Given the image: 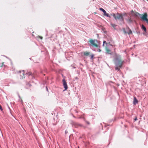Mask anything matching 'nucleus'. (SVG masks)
<instances>
[{
	"label": "nucleus",
	"mask_w": 148,
	"mask_h": 148,
	"mask_svg": "<svg viewBox=\"0 0 148 148\" xmlns=\"http://www.w3.org/2000/svg\"><path fill=\"white\" fill-rule=\"evenodd\" d=\"M88 45L90 46L99 47L100 45L99 41L97 40L90 39L88 42Z\"/></svg>",
	"instance_id": "f257e3e1"
},
{
	"label": "nucleus",
	"mask_w": 148,
	"mask_h": 148,
	"mask_svg": "<svg viewBox=\"0 0 148 148\" xmlns=\"http://www.w3.org/2000/svg\"><path fill=\"white\" fill-rule=\"evenodd\" d=\"M113 16L116 20L118 19L123 22L124 17L126 16L127 14L126 13L121 14L117 13L116 14H113Z\"/></svg>",
	"instance_id": "f03ea898"
},
{
	"label": "nucleus",
	"mask_w": 148,
	"mask_h": 148,
	"mask_svg": "<svg viewBox=\"0 0 148 148\" xmlns=\"http://www.w3.org/2000/svg\"><path fill=\"white\" fill-rule=\"evenodd\" d=\"M107 42H108V41ZM102 45L103 47H105L107 53L109 54H110L111 52L110 48L112 46V44L103 41Z\"/></svg>",
	"instance_id": "7ed1b4c3"
},
{
	"label": "nucleus",
	"mask_w": 148,
	"mask_h": 148,
	"mask_svg": "<svg viewBox=\"0 0 148 148\" xmlns=\"http://www.w3.org/2000/svg\"><path fill=\"white\" fill-rule=\"evenodd\" d=\"M124 61H122L120 60H118V62L116 64V66L115 67V69L116 70L119 71L120 69L121 68L123 65Z\"/></svg>",
	"instance_id": "20e7f679"
},
{
	"label": "nucleus",
	"mask_w": 148,
	"mask_h": 148,
	"mask_svg": "<svg viewBox=\"0 0 148 148\" xmlns=\"http://www.w3.org/2000/svg\"><path fill=\"white\" fill-rule=\"evenodd\" d=\"M147 14L146 13H145L143 15L140 16V17L141 19L144 21H145L148 24V19L147 18Z\"/></svg>",
	"instance_id": "39448f33"
},
{
	"label": "nucleus",
	"mask_w": 148,
	"mask_h": 148,
	"mask_svg": "<svg viewBox=\"0 0 148 148\" xmlns=\"http://www.w3.org/2000/svg\"><path fill=\"white\" fill-rule=\"evenodd\" d=\"M123 31L125 34H132V32L130 28H123Z\"/></svg>",
	"instance_id": "423d86ee"
},
{
	"label": "nucleus",
	"mask_w": 148,
	"mask_h": 148,
	"mask_svg": "<svg viewBox=\"0 0 148 148\" xmlns=\"http://www.w3.org/2000/svg\"><path fill=\"white\" fill-rule=\"evenodd\" d=\"M19 73H20V75L21 76L20 78L21 79H22L24 78L25 77L24 71V70L19 71Z\"/></svg>",
	"instance_id": "0eeeda50"
},
{
	"label": "nucleus",
	"mask_w": 148,
	"mask_h": 148,
	"mask_svg": "<svg viewBox=\"0 0 148 148\" xmlns=\"http://www.w3.org/2000/svg\"><path fill=\"white\" fill-rule=\"evenodd\" d=\"M63 82V85L64 88L65 90H66L68 89V86L67 83L64 79H63L62 80Z\"/></svg>",
	"instance_id": "6e6552de"
},
{
	"label": "nucleus",
	"mask_w": 148,
	"mask_h": 148,
	"mask_svg": "<svg viewBox=\"0 0 148 148\" xmlns=\"http://www.w3.org/2000/svg\"><path fill=\"white\" fill-rule=\"evenodd\" d=\"M81 54L82 55L84 56H88L90 55V53L88 51H86L82 52L81 53Z\"/></svg>",
	"instance_id": "1a4fd4ad"
},
{
	"label": "nucleus",
	"mask_w": 148,
	"mask_h": 148,
	"mask_svg": "<svg viewBox=\"0 0 148 148\" xmlns=\"http://www.w3.org/2000/svg\"><path fill=\"white\" fill-rule=\"evenodd\" d=\"M104 41L106 42H107L108 41V43H110V44H112V38L111 37H109L106 40H104Z\"/></svg>",
	"instance_id": "9d476101"
},
{
	"label": "nucleus",
	"mask_w": 148,
	"mask_h": 148,
	"mask_svg": "<svg viewBox=\"0 0 148 148\" xmlns=\"http://www.w3.org/2000/svg\"><path fill=\"white\" fill-rule=\"evenodd\" d=\"M138 103V101L135 97H134L133 103L134 105H136Z\"/></svg>",
	"instance_id": "9b49d317"
},
{
	"label": "nucleus",
	"mask_w": 148,
	"mask_h": 148,
	"mask_svg": "<svg viewBox=\"0 0 148 148\" xmlns=\"http://www.w3.org/2000/svg\"><path fill=\"white\" fill-rule=\"evenodd\" d=\"M103 14H104V15L107 16V17H109V18H110V16L109 15V14L107 13L106 12V11L105 10L104 12H103Z\"/></svg>",
	"instance_id": "f8f14e48"
},
{
	"label": "nucleus",
	"mask_w": 148,
	"mask_h": 148,
	"mask_svg": "<svg viewBox=\"0 0 148 148\" xmlns=\"http://www.w3.org/2000/svg\"><path fill=\"white\" fill-rule=\"evenodd\" d=\"M101 32H103L106 34H107V32L106 31L105 28H102V31H101Z\"/></svg>",
	"instance_id": "ddd939ff"
},
{
	"label": "nucleus",
	"mask_w": 148,
	"mask_h": 148,
	"mask_svg": "<svg viewBox=\"0 0 148 148\" xmlns=\"http://www.w3.org/2000/svg\"><path fill=\"white\" fill-rule=\"evenodd\" d=\"M19 101L21 102L22 105H23V100L21 99V97L19 95Z\"/></svg>",
	"instance_id": "4468645a"
},
{
	"label": "nucleus",
	"mask_w": 148,
	"mask_h": 148,
	"mask_svg": "<svg viewBox=\"0 0 148 148\" xmlns=\"http://www.w3.org/2000/svg\"><path fill=\"white\" fill-rule=\"evenodd\" d=\"M94 56V54H92L90 55V59L91 60H93Z\"/></svg>",
	"instance_id": "2eb2a0df"
},
{
	"label": "nucleus",
	"mask_w": 148,
	"mask_h": 148,
	"mask_svg": "<svg viewBox=\"0 0 148 148\" xmlns=\"http://www.w3.org/2000/svg\"><path fill=\"white\" fill-rule=\"evenodd\" d=\"M135 15L136 16H139L140 17V16H141V14H140L139 13H136L135 14Z\"/></svg>",
	"instance_id": "dca6fc26"
},
{
	"label": "nucleus",
	"mask_w": 148,
	"mask_h": 148,
	"mask_svg": "<svg viewBox=\"0 0 148 148\" xmlns=\"http://www.w3.org/2000/svg\"><path fill=\"white\" fill-rule=\"evenodd\" d=\"M27 74L29 75H32V73L30 72H29L28 73H27Z\"/></svg>",
	"instance_id": "f3484780"
},
{
	"label": "nucleus",
	"mask_w": 148,
	"mask_h": 148,
	"mask_svg": "<svg viewBox=\"0 0 148 148\" xmlns=\"http://www.w3.org/2000/svg\"><path fill=\"white\" fill-rule=\"evenodd\" d=\"M99 10L103 12H104L105 10L104 9L101 8H99Z\"/></svg>",
	"instance_id": "a211bd4d"
},
{
	"label": "nucleus",
	"mask_w": 148,
	"mask_h": 148,
	"mask_svg": "<svg viewBox=\"0 0 148 148\" xmlns=\"http://www.w3.org/2000/svg\"><path fill=\"white\" fill-rule=\"evenodd\" d=\"M27 85L28 87H30L31 86V85L28 83L27 84Z\"/></svg>",
	"instance_id": "6ab92c4d"
},
{
	"label": "nucleus",
	"mask_w": 148,
	"mask_h": 148,
	"mask_svg": "<svg viewBox=\"0 0 148 148\" xmlns=\"http://www.w3.org/2000/svg\"><path fill=\"white\" fill-rule=\"evenodd\" d=\"M143 29V30L145 32H146V28H142Z\"/></svg>",
	"instance_id": "aec40b11"
},
{
	"label": "nucleus",
	"mask_w": 148,
	"mask_h": 148,
	"mask_svg": "<svg viewBox=\"0 0 148 148\" xmlns=\"http://www.w3.org/2000/svg\"><path fill=\"white\" fill-rule=\"evenodd\" d=\"M46 90H47L48 92H49V90H48V88H47V86H46Z\"/></svg>",
	"instance_id": "412c9836"
},
{
	"label": "nucleus",
	"mask_w": 148,
	"mask_h": 148,
	"mask_svg": "<svg viewBox=\"0 0 148 148\" xmlns=\"http://www.w3.org/2000/svg\"><path fill=\"white\" fill-rule=\"evenodd\" d=\"M137 117L136 116L135 117V118L134 119V121H136L137 120Z\"/></svg>",
	"instance_id": "4be33fe9"
},
{
	"label": "nucleus",
	"mask_w": 148,
	"mask_h": 148,
	"mask_svg": "<svg viewBox=\"0 0 148 148\" xmlns=\"http://www.w3.org/2000/svg\"><path fill=\"white\" fill-rule=\"evenodd\" d=\"M128 21L130 22H131V19L130 18H129Z\"/></svg>",
	"instance_id": "5701e85b"
},
{
	"label": "nucleus",
	"mask_w": 148,
	"mask_h": 148,
	"mask_svg": "<svg viewBox=\"0 0 148 148\" xmlns=\"http://www.w3.org/2000/svg\"><path fill=\"white\" fill-rule=\"evenodd\" d=\"M68 133V131L67 130L65 131V134H66Z\"/></svg>",
	"instance_id": "b1692460"
},
{
	"label": "nucleus",
	"mask_w": 148,
	"mask_h": 148,
	"mask_svg": "<svg viewBox=\"0 0 148 148\" xmlns=\"http://www.w3.org/2000/svg\"><path fill=\"white\" fill-rule=\"evenodd\" d=\"M79 64L80 65H82V66H83V65L81 63H79Z\"/></svg>",
	"instance_id": "393cba45"
},
{
	"label": "nucleus",
	"mask_w": 148,
	"mask_h": 148,
	"mask_svg": "<svg viewBox=\"0 0 148 148\" xmlns=\"http://www.w3.org/2000/svg\"><path fill=\"white\" fill-rule=\"evenodd\" d=\"M142 28H145V27L143 25H142Z\"/></svg>",
	"instance_id": "a878e982"
},
{
	"label": "nucleus",
	"mask_w": 148,
	"mask_h": 148,
	"mask_svg": "<svg viewBox=\"0 0 148 148\" xmlns=\"http://www.w3.org/2000/svg\"><path fill=\"white\" fill-rule=\"evenodd\" d=\"M39 37L41 39H42V37L40 36Z\"/></svg>",
	"instance_id": "bb28decb"
},
{
	"label": "nucleus",
	"mask_w": 148,
	"mask_h": 148,
	"mask_svg": "<svg viewBox=\"0 0 148 148\" xmlns=\"http://www.w3.org/2000/svg\"><path fill=\"white\" fill-rule=\"evenodd\" d=\"M99 52L101 51V50L99 49Z\"/></svg>",
	"instance_id": "cd10ccee"
},
{
	"label": "nucleus",
	"mask_w": 148,
	"mask_h": 148,
	"mask_svg": "<svg viewBox=\"0 0 148 148\" xmlns=\"http://www.w3.org/2000/svg\"><path fill=\"white\" fill-rule=\"evenodd\" d=\"M87 123H88V124H89V123L88 122H87Z\"/></svg>",
	"instance_id": "c85d7f7f"
}]
</instances>
